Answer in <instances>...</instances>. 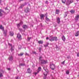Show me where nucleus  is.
Wrapping results in <instances>:
<instances>
[{
  "label": "nucleus",
  "instance_id": "10",
  "mask_svg": "<svg viewBox=\"0 0 79 79\" xmlns=\"http://www.w3.org/2000/svg\"><path fill=\"white\" fill-rule=\"evenodd\" d=\"M44 70L45 71V72L44 73V75L45 76H47V74H48V70L47 71L45 69H44Z\"/></svg>",
  "mask_w": 79,
  "mask_h": 79
},
{
  "label": "nucleus",
  "instance_id": "29",
  "mask_svg": "<svg viewBox=\"0 0 79 79\" xmlns=\"http://www.w3.org/2000/svg\"><path fill=\"white\" fill-rule=\"evenodd\" d=\"M46 19L47 20V21H50V19L47 18V16L46 17Z\"/></svg>",
  "mask_w": 79,
  "mask_h": 79
},
{
  "label": "nucleus",
  "instance_id": "50",
  "mask_svg": "<svg viewBox=\"0 0 79 79\" xmlns=\"http://www.w3.org/2000/svg\"><path fill=\"white\" fill-rule=\"evenodd\" d=\"M11 49H12V47H11Z\"/></svg>",
  "mask_w": 79,
  "mask_h": 79
},
{
  "label": "nucleus",
  "instance_id": "5",
  "mask_svg": "<svg viewBox=\"0 0 79 79\" xmlns=\"http://www.w3.org/2000/svg\"><path fill=\"white\" fill-rule=\"evenodd\" d=\"M2 13H5L4 11L2 9H0V16H3V14Z\"/></svg>",
  "mask_w": 79,
  "mask_h": 79
},
{
  "label": "nucleus",
  "instance_id": "2",
  "mask_svg": "<svg viewBox=\"0 0 79 79\" xmlns=\"http://www.w3.org/2000/svg\"><path fill=\"white\" fill-rule=\"evenodd\" d=\"M50 68L52 70H54L55 69V65L53 64H52L50 66Z\"/></svg>",
  "mask_w": 79,
  "mask_h": 79
},
{
  "label": "nucleus",
  "instance_id": "36",
  "mask_svg": "<svg viewBox=\"0 0 79 79\" xmlns=\"http://www.w3.org/2000/svg\"><path fill=\"white\" fill-rule=\"evenodd\" d=\"M23 22L22 21H21L20 22L19 24L21 25V24H23Z\"/></svg>",
  "mask_w": 79,
  "mask_h": 79
},
{
  "label": "nucleus",
  "instance_id": "20",
  "mask_svg": "<svg viewBox=\"0 0 79 79\" xmlns=\"http://www.w3.org/2000/svg\"><path fill=\"white\" fill-rule=\"evenodd\" d=\"M13 34H14V33H13V32H10V35L11 36H13Z\"/></svg>",
  "mask_w": 79,
  "mask_h": 79
},
{
  "label": "nucleus",
  "instance_id": "3",
  "mask_svg": "<svg viewBox=\"0 0 79 79\" xmlns=\"http://www.w3.org/2000/svg\"><path fill=\"white\" fill-rule=\"evenodd\" d=\"M17 37H18V39L20 40H21V35H20L19 33H18L17 35Z\"/></svg>",
  "mask_w": 79,
  "mask_h": 79
},
{
  "label": "nucleus",
  "instance_id": "30",
  "mask_svg": "<svg viewBox=\"0 0 79 79\" xmlns=\"http://www.w3.org/2000/svg\"><path fill=\"white\" fill-rule=\"evenodd\" d=\"M17 26L18 27V28L19 27H20V23L17 24Z\"/></svg>",
  "mask_w": 79,
  "mask_h": 79
},
{
  "label": "nucleus",
  "instance_id": "35",
  "mask_svg": "<svg viewBox=\"0 0 79 79\" xmlns=\"http://www.w3.org/2000/svg\"><path fill=\"white\" fill-rule=\"evenodd\" d=\"M65 61V60L64 61H63V62H61V64H64Z\"/></svg>",
  "mask_w": 79,
  "mask_h": 79
},
{
  "label": "nucleus",
  "instance_id": "12",
  "mask_svg": "<svg viewBox=\"0 0 79 79\" xmlns=\"http://www.w3.org/2000/svg\"><path fill=\"white\" fill-rule=\"evenodd\" d=\"M27 72L28 73H32V70L30 69V68H29L27 70Z\"/></svg>",
  "mask_w": 79,
  "mask_h": 79
},
{
  "label": "nucleus",
  "instance_id": "46",
  "mask_svg": "<svg viewBox=\"0 0 79 79\" xmlns=\"http://www.w3.org/2000/svg\"><path fill=\"white\" fill-rule=\"evenodd\" d=\"M19 30H20V31H21L22 30V29L21 28H19Z\"/></svg>",
  "mask_w": 79,
  "mask_h": 79
},
{
  "label": "nucleus",
  "instance_id": "48",
  "mask_svg": "<svg viewBox=\"0 0 79 79\" xmlns=\"http://www.w3.org/2000/svg\"><path fill=\"white\" fill-rule=\"evenodd\" d=\"M20 1H23V0H20Z\"/></svg>",
  "mask_w": 79,
  "mask_h": 79
},
{
  "label": "nucleus",
  "instance_id": "17",
  "mask_svg": "<svg viewBox=\"0 0 79 79\" xmlns=\"http://www.w3.org/2000/svg\"><path fill=\"white\" fill-rule=\"evenodd\" d=\"M25 11L26 13H28L29 11V9H28V8H26V9L25 10Z\"/></svg>",
  "mask_w": 79,
  "mask_h": 79
},
{
  "label": "nucleus",
  "instance_id": "13",
  "mask_svg": "<svg viewBox=\"0 0 79 79\" xmlns=\"http://www.w3.org/2000/svg\"><path fill=\"white\" fill-rule=\"evenodd\" d=\"M40 17L41 19H44V14H41L40 16Z\"/></svg>",
  "mask_w": 79,
  "mask_h": 79
},
{
  "label": "nucleus",
  "instance_id": "4",
  "mask_svg": "<svg viewBox=\"0 0 79 79\" xmlns=\"http://www.w3.org/2000/svg\"><path fill=\"white\" fill-rule=\"evenodd\" d=\"M40 62L41 64H45L46 62L44 60H42L40 61Z\"/></svg>",
  "mask_w": 79,
  "mask_h": 79
},
{
  "label": "nucleus",
  "instance_id": "14",
  "mask_svg": "<svg viewBox=\"0 0 79 79\" xmlns=\"http://www.w3.org/2000/svg\"><path fill=\"white\" fill-rule=\"evenodd\" d=\"M13 56H9V60H13Z\"/></svg>",
  "mask_w": 79,
  "mask_h": 79
},
{
  "label": "nucleus",
  "instance_id": "37",
  "mask_svg": "<svg viewBox=\"0 0 79 79\" xmlns=\"http://www.w3.org/2000/svg\"><path fill=\"white\" fill-rule=\"evenodd\" d=\"M77 56H78V57H79V52H78V53H77Z\"/></svg>",
  "mask_w": 79,
  "mask_h": 79
},
{
  "label": "nucleus",
  "instance_id": "32",
  "mask_svg": "<svg viewBox=\"0 0 79 79\" xmlns=\"http://www.w3.org/2000/svg\"><path fill=\"white\" fill-rule=\"evenodd\" d=\"M39 73V71H38L37 72L35 73V75H36V74H38V73Z\"/></svg>",
  "mask_w": 79,
  "mask_h": 79
},
{
  "label": "nucleus",
  "instance_id": "11",
  "mask_svg": "<svg viewBox=\"0 0 79 79\" xmlns=\"http://www.w3.org/2000/svg\"><path fill=\"white\" fill-rule=\"evenodd\" d=\"M52 38L53 39L52 40H53V41L55 40L56 41L58 40V39H57V37H52Z\"/></svg>",
  "mask_w": 79,
  "mask_h": 79
},
{
  "label": "nucleus",
  "instance_id": "25",
  "mask_svg": "<svg viewBox=\"0 0 79 79\" xmlns=\"http://www.w3.org/2000/svg\"><path fill=\"white\" fill-rule=\"evenodd\" d=\"M49 45V43H47L46 45H44V46L45 47H48V45Z\"/></svg>",
  "mask_w": 79,
  "mask_h": 79
},
{
  "label": "nucleus",
  "instance_id": "44",
  "mask_svg": "<svg viewBox=\"0 0 79 79\" xmlns=\"http://www.w3.org/2000/svg\"><path fill=\"white\" fill-rule=\"evenodd\" d=\"M10 68H9L8 69V71H10Z\"/></svg>",
  "mask_w": 79,
  "mask_h": 79
},
{
  "label": "nucleus",
  "instance_id": "1",
  "mask_svg": "<svg viewBox=\"0 0 79 79\" xmlns=\"http://www.w3.org/2000/svg\"><path fill=\"white\" fill-rule=\"evenodd\" d=\"M73 2V0H67L66 2V5L67 6H69L71 3H72Z\"/></svg>",
  "mask_w": 79,
  "mask_h": 79
},
{
  "label": "nucleus",
  "instance_id": "23",
  "mask_svg": "<svg viewBox=\"0 0 79 79\" xmlns=\"http://www.w3.org/2000/svg\"><path fill=\"white\" fill-rule=\"evenodd\" d=\"M67 15H68V12H65L64 14V17H66L67 16Z\"/></svg>",
  "mask_w": 79,
  "mask_h": 79
},
{
  "label": "nucleus",
  "instance_id": "16",
  "mask_svg": "<svg viewBox=\"0 0 79 79\" xmlns=\"http://www.w3.org/2000/svg\"><path fill=\"white\" fill-rule=\"evenodd\" d=\"M56 14H59L60 13V10L58 9H56Z\"/></svg>",
  "mask_w": 79,
  "mask_h": 79
},
{
  "label": "nucleus",
  "instance_id": "47",
  "mask_svg": "<svg viewBox=\"0 0 79 79\" xmlns=\"http://www.w3.org/2000/svg\"><path fill=\"white\" fill-rule=\"evenodd\" d=\"M21 66H23V64H21Z\"/></svg>",
  "mask_w": 79,
  "mask_h": 79
},
{
  "label": "nucleus",
  "instance_id": "41",
  "mask_svg": "<svg viewBox=\"0 0 79 79\" xmlns=\"http://www.w3.org/2000/svg\"><path fill=\"white\" fill-rule=\"evenodd\" d=\"M45 16L47 17V13L45 14Z\"/></svg>",
  "mask_w": 79,
  "mask_h": 79
},
{
  "label": "nucleus",
  "instance_id": "8",
  "mask_svg": "<svg viewBox=\"0 0 79 79\" xmlns=\"http://www.w3.org/2000/svg\"><path fill=\"white\" fill-rule=\"evenodd\" d=\"M79 31H77V32L75 34V36L76 37H77V36H79Z\"/></svg>",
  "mask_w": 79,
  "mask_h": 79
},
{
  "label": "nucleus",
  "instance_id": "43",
  "mask_svg": "<svg viewBox=\"0 0 79 79\" xmlns=\"http://www.w3.org/2000/svg\"><path fill=\"white\" fill-rule=\"evenodd\" d=\"M49 38H48V37H46V40H47V39H49Z\"/></svg>",
  "mask_w": 79,
  "mask_h": 79
},
{
  "label": "nucleus",
  "instance_id": "40",
  "mask_svg": "<svg viewBox=\"0 0 79 79\" xmlns=\"http://www.w3.org/2000/svg\"><path fill=\"white\" fill-rule=\"evenodd\" d=\"M39 50L40 51V50H42V48H39Z\"/></svg>",
  "mask_w": 79,
  "mask_h": 79
},
{
  "label": "nucleus",
  "instance_id": "21",
  "mask_svg": "<svg viewBox=\"0 0 79 79\" xmlns=\"http://www.w3.org/2000/svg\"><path fill=\"white\" fill-rule=\"evenodd\" d=\"M0 29H1L3 31H4V27H2V25H1L0 26Z\"/></svg>",
  "mask_w": 79,
  "mask_h": 79
},
{
  "label": "nucleus",
  "instance_id": "15",
  "mask_svg": "<svg viewBox=\"0 0 79 79\" xmlns=\"http://www.w3.org/2000/svg\"><path fill=\"white\" fill-rule=\"evenodd\" d=\"M62 39L63 40V41H65V40H66V38H65V37L64 36V35H63L62 36Z\"/></svg>",
  "mask_w": 79,
  "mask_h": 79
},
{
  "label": "nucleus",
  "instance_id": "34",
  "mask_svg": "<svg viewBox=\"0 0 79 79\" xmlns=\"http://www.w3.org/2000/svg\"><path fill=\"white\" fill-rule=\"evenodd\" d=\"M42 56H40V57L39 58V60H40H40H41V59L42 58Z\"/></svg>",
  "mask_w": 79,
  "mask_h": 79
},
{
  "label": "nucleus",
  "instance_id": "38",
  "mask_svg": "<svg viewBox=\"0 0 79 79\" xmlns=\"http://www.w3.org/2000/svg\"><path fill=\"white\" fill-rule=\"evenodd\" d=\"M31 37H30V38L28 37L27 38L28 40H30V39H31Z\"/></svg>",
  "mask_w": 79,
  "mask_h": 79
},
{
  "label": "nucleus",
  "instance_id": "9",
  "mask_svg": "<svg viewBox=\"0 0 79 79\" xmlns=\"http://www.w3.org/2000/svg\"><path fill=\"white\" fill-rule=\"evenodd\" d=\"M38 43L39 44H43L44 42H43V41L40 40V41H38Z\"/></svg>",
  "mask_w": 79,
  "mask_h": 79
},
{
  "label": "nucleus",
  "instance_id": "7",
  "mask_svg": "<svg viewBox=\"0 0 79 79\" xmlns=\"http://www.w3.org/2000/svg\"><path fill=\"white\" fill-rule=\"evenodd\" d=\"M56 20L57 21V22L58 24H60V18L59 17H57L56 18Z\"/></svg>",
  "mask_w": 79,
  "mask_h": 79
},
{
  "label": "nucleus",
  "instance_id": "24",
  "mask_svg": "<svg viewBox=\"0 0 79 79\" xmlns=\"http://www.w3.org/2000/svg\"><path fill=\"white\" fill-rule=\"evenodd\" d=\"M27 25H23V29H26V28H27Z\"/></svg>",
  "mask_w": 79,
  "mask_h": 79
},
{
  "label": "nucleus",
  "instance_id": "45",
  "mask_svg": "<svg viewBox=\"0 0 79 79\" xmlns=\"http://www.w3.org/2000/svg\"><path fill=\"white\" fill-rule=\"evenodd\" d=\"M2 3V0H0V3Z\"/></svg>",
  "mask_w": 79,
  "mask_h": 79
},
{
  "label": "nucleus",
  "instance_id": "31",
  "mask_svg": "<svg viewBox=\"0 0 79 79\" xmlns=\"http://www.w3.org/2000/svg\"><path fill=\"white\" fill-rule=\"evenodd\" d=\"M66 74H69V71H66Z\"/></svg>",
  "mask_w": 79,
  "mask_h": 79
},
{
  "label": "nucleus",
  "instance_id": "22",
  "mask_svg": "<svg viewBox=\"0 0 79 79\" xmlns=\"http://www.w3.org/2000/svg\"><path fill=\"white\" fill-rule=\"evenodd\" d=\"M24 55V53H21L20 54H18V56H22L23 55Z\"/></svg>",
  "mask_w": 79,
  "mask_h": 79
},
{
  "label": "nucleus",
  "instance_id": "28",
  "mask_svg": "<svg viewBox=\"0 0 79 79\" xmlns=\"http://www.w3.org/2000/svg\"><path fill=\"white\" fill-rule=\"evenodd\" d=\"M38 71H41V67H40L38 68Z\"/></svg>",
  "mask_w": 79,
  "mask_h": 79
},
{
  "label": "nucleus",
  "instance_id": "26",
  "mask_svg": "<svg viewBox=\"0 0 79 79\" xmlns=\"http://www.w3.org/2000/svg\"><path fill=\"white\" fill-rule=\"evenodd\" d=\"M62 2L63 3H66V0H62Z\"/></svg>",
  "mask_w": 79,
  "mask_h": 79
},
{
  "label": "nucleus",
  "instance_id": "49",
  "mask_svg": "<svg viewBox=\"0 0 79 79\" xmlns=\"http://www.w3.org/2000/svg\"><path fill=\"white\" fill-rule=\"evenodd\" d=\"M77 0V1H78V0Z\"/></svg>",
  "mask_w": 79,
  "mask_h": 79
},
{
  "label": "nucleus",
  "instance_id": "39",
  "mask_svg": "<svg viewBox=\"0 0 79 79\" xmlns=\"http://www.w3.org/2000/svg\"><path fill=\"white\" fill-rule=\"evenodd\" d=\"M48 1H46L45 3H47V4H48Z\"/></svg>",
  "mask_w": 79,
  "mask_h": 79
},
{
  "label": "nucleus",
  "instance_id": "27",
  "mask_svg": "<svg viewBox=\"0 0 79 79\" xmlns=\"http://www.w3.org/2000/svg\"><path fill=\"white\" fill-rule=\"evenodd\" d=\"M49 40L51 42H53V37H52L51 39H49Z\"/></svg>",
  "mask_w": 79,
  "mask_h": 79
},
{
  "label": "nucleus",
  "instance_id": "42",
  "mask_svg": "<svg viewBox=\"0 0 79 79\" xmlns=\"http://www.w3.org/2000/svg\"><path fill=\"white\" fill-rule=\"evenodd\" d=\"M9 44V45H10V46H11V47H12V45H11V44Z\"/></svg>",
  "mask_w": 79,
  "mask_h": 79
},
{
  "label": "nucleus",
  "instance_id": "6",
  "mask_svg": "<svg viewBox=\"0 0 79 79\" xmlns=\"http://www.w3.org/2000/svg\"><path fill=\"white\" fill-rule=\"evenodd\" d=\"M79 15H77L75 17V21H78V19H79Z\"/></svg>",
  "mask_w": 79,
  "mask_h": 79
},
{
  "label": "nucleus",
  "instance_id": "19",
  "mask_svg": "<svg viewBox=\"0 0 79 79\" xmlns=\"http://www.w3.org/2000/svg\"><path fill=\"white\" fill-rule=\"evenodd\" d=\"M70 12L72 14H73V13H75V10H72L70 11Z\"/></svg>",
  "mask_w": 79,
  "mask_h": 79
},
{
  "label": "nucleus",
  "instance_id": "33",
  "mask_svg": "<svg viewBox=\"0 0 79 79\" xmlns=\"http://www.w3.org/2000/svg\"><path fill=\"white\" fill-rule=\"evenodd\" d=\"M3 77V75L2 73H1L0 74V77Z\"/></svg>",
  "mask_w": 79,
  "mask_h": 79
},
{
  "label": "nucleus",
  "instance_id": "18",
  "mask_svg": "<svg viewBox=\"0 0 79 79\" xmlns=\"http://www.w3.org/2000/svg\"><path fill=\"white\" fill-rule=\"evenodd\" d=\"M4 31V34H5V35H6V34H7V30H6L4 31V30L3 31Z\"/></svg>",
  "mask_w": 79,
  "mask_h": 79
},
{
  "label": "nucleus",
  "instance_id": "51",
  "mask_svg": "<svg viewBox=\"0 0 79 79\" xmlns=\"http://www.w3.org/2000/svg\"><path fill=\"white\" fill-rule=\"evenodd\" d=\"M18 77H17V79H18Z\"/></svg>",
  "mask_w": 79,
  "mask_h": 79
}]
</instances>
